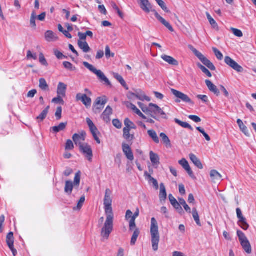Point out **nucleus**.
I'll use <instances>...</instances> for the list:
<instances>
[{"instance_id":"f257e3e1","label":"nucleus","mask_w":256,"mask_h":256,"mask_svg":"<svg viewBox=\"0 0 256 256\" xmlns=\"http://www.w3.org/2000/svg\"><path fill=\"white\" fill-rule=\"evenodd\" d=\"M140 6L144 12L147 14H148L150 12H154L156 18L170 32H174V28L170 24L162 18L155 10L152 9V6L148 0H140Z\"/></svg>"},{"instance_id":"f03ea898","label":"nucleus","mask_w":256,"mask_h":256,"mask_svg":"<svg viewBox=\"0 0 256 256\" xmlns=\"http://www.w3.org/2000/svg\"><path fill=\"white\" fill-rule=\"evenodd\" d=\"M150 234L152 249L154 251H156L158 248L160 236L158 222L154 218H151Z\"/></svg>"},{"instance_id":"7ed1b4c3","label":"nucleus","mask_w":256,"mask_h":256,"mask_svg":"<svg viewBox=\"0 0 256 256\" xmlns=\"http://www.w3.org/2000/svg\"><path fill=\"white\" fill-rule=\"evenodd\" d=\"M106 218L102 228L100 234L104 239L108 240L114 228V214H106Z\"/></svg>"},{"instance_id":"20e7f679","label":"nucleus","mask_w":256,"mask_h":256,"mask_svg":"<svg viewBox=\"0 0 256 256\" xmlns=\"http://www.w3.org/2000/svg\"><path fill=\"white\" fill-rule=\"evenodd\" d=\"M188 48L194 52L196 56L200 60V62L209 69L212 70H216V67L214 64L204 56L201 52H198L192 46L189 45Z\"/></svg>"},{"instance_id":"39448f33","label":"nucleus","mask_w":256,"mask_h":256,"mask_svg":"<svg viewBox=\"0 0 256 256\" xmlns=\"http://www.w3.org/2000/svg\"><path fill=\"white\" fill-rule=\"evenodd\" d=\"M236 233L243 250L248 254H250L252 252V246L245 234L240 230H237Z\"/></svg>"},{"instance_id":"423d86ee","label":"nucleus","mask_w":256,"mask_h":256,"mask_svg":"<svg viewBox=\"0 0 256 256\" xmlns=\"http://www.w3.org/2000/svg\"><path fill=\"white\" fill-rule=\"evenodd\" d=\"M104 204L106 214H114L112 206V191L109 188H106L105 191V195L104 200Z\"/></svg>"},{"instance_id":"0eeeda50","label":"nucleus","mask_w":256,"mask_h":256,"mask_svg":"<svg viewBox=\"0 0 256 256\" xmlns=\"http://www.w3.org/2000/svg\"><path fill=\"white\" fill-rule=\"evenodd\" d=\"M83 64L90 71L96 74L101 82H105V83L108 86L110 85V82L100 70H96L92 65L88 62H84Z\"/></svg>"},{"instance_id":"6e6552de","label":"nucleus","mask_w":256,"mask_h":256,"mask_svg":"<svg viewBox=\"0 0 256 256\" xmlns=\"http://www.w3.org/2000/svg\"><path fill=\"white\" fill-rule=\"evenodd\" d=\"M171 92L176 98L175 100L176 102H180L182 101L186 103L194 104L191 99L186 94L174 89H171Z\"/></svg>"},{"instance_id":"1a4fd4ad","label":"nucleus","mask_w":256,"mask_h":256,"mask_svg":"<svg viewBox=\"0 0 256 256\" xmlns=\"http://www.w3.org/2000/svg\"><path fill=\"white\" fill-rule=\"evenodd\" d=\"M149 106H150V110L148 114H150L152 118L156 119L154 114H160L162 116V118L164 119L167 118L166 113L158 105L150 103Z\"/></svg>"},{"instance_id":"9d476101","label":"nucleus","mask_w":256,"mask_h":256,"mask_svg":"<svg viewBox=\"0 0 256 256\" xmlns=\"http://www.w3.org/2000/svg\"><path fill=\"white\" fill-rule=\"evenodd\" d=\"M80 151L84 155L85 158L89 161L92 162L93 157L92 150L91 146L88 144L80 145L79 147Z\"/></svg>"},{"instance_id":"9b49d317","label":"nucleus","mask_w":256,"mask_h":256,"mask_svg":"<svg viewBox=\"0 0 256 256\" xmlns=\"http://www.w3.org/2000/svg\"><path fill=\"white\" fill-rule=\"evenodd\" d=\"M237 217L238 218V224L244 230H247L250 226L246 222V218L243 216L242 212L240 208L236 210Z\"/></svg>"},{"instance_id":"f8f14e48","label":"nucleus","mask_w":256,"mask_h":256,"mask_svg":"<svg viewBox=\"0 0 256 256\" xmlns=\"http://www.w3.org/2000/svg\"><path fill=\"white\" fill-rule=\"evenodd\" d=\"M107 102V99L105 96L98 98L94 103V110L95 113H100Z\"/></svg>"},{"instance_id":"ddd939ff","label":"nucleus","mask_w":256,"mask_h":256,"mask_svg":"<svg viewBox=\"0 0 256 256\" xmlns=\"http://www.w3.org/2000/svg\"><path fill=\"white\" fill-rule=\"evenodd\" d=\"M86 133L84 131H82L78 134H75L72 136V140L76 146L80 147V145L84 144L83 142L86 139Z\"/></svg>"},{"instance_id":"4468645a","label":"nucleus","mask_w":256,"mask_h":256,"mask_svg":"<svg viewBox=\"0 0 256 256\" xmlns=\"http://www.w3.org/2000/svg\"><path fill=\"white\" fill-rule=\"evenodd\" d=\"M225 62L234 70L238 72H242L244 71L242 66L239 65L236 62L231 58L230 56H226L224 58Z\"/></svg>"},{"instance_id":"2eb2a0df","label":"nucleus","mask_w":256,"mask_h":256,"mask_svg":"<svg viewBox=\"0 0 256 256\" xmlns=\"http://www.w3.org/2000/svg\"><path fill=\"white\" fill-rule=\"evenodd\" d=\"M76 100L78 101L80 100L86 108L91 106L92 100L86 94H78L76 96Z\"/></svg>"},{"instance_id":"dca6fc26","label":"nucleus","mask_w":256,"mask_h":256,"mask_svg":"<svg viewBox=\"0 0 256 256\" xmlns=\"http://www.w3.org/2000/svg\"><path fill=\"white\" fill-rule=\"evenodd\" d=\"M14 234L12 232H9L6 236V243L12 250L14 256H16L17 254L16 250L14 248Z\"/></svg>"},{"instance_id":"f3484780","label":"nucleus","mask_w":256,"mask_h":256,"mask_svg":"<svg viewBox=\"0 0 256 256\" xmlns=\"http://www.w3.org/2000/svg\"><path fill=\"white\" fill-rule=\"evenodd\" d=\"M122 148L126 158L130 160H133L134 156L130 146L128 144L123 143L122 144Z\"/></svg>"},{"instance_id":"a211bd4d","label":"nucleus","mask_w":256,"mask_h":256,"mask_svg":"<svg viewBox=\"0 0 256 256\" xmlns=\"http://www.w3.org/2000/svg\"><path fill=\"white\" fill-rule=\"evenodd\" d=\"M178 163L187 172L188 175L192 178H196L188 161L185 158H182L181 160H179Z\"/></svg>"},{"instance_id":"6ab92c4d","label":"nucleus","mask_w":256,"mask_h":256,"mask_svg":"<svg viewBox=\"0 0 256 256\" xmlns=\"http://www.w3.org/2000/svg\"><path fill=\"white\" fill-rule=\"evenodd\" d=\"M131 94L136 97V98L142 100H146L148 102L150 101V98L146 96L145 93L140 90H136L134 93H132Z\"/></svg>"},{"instance_id":"aec40b11","label":"nucleus","mask_w":256,"mask_h":256,"mask_svg":"<svg viewBox=\"0 0 256 256\" xmlns=\"http://www.w3.org/2000/svg\"><path fill=\"white\" fill-rule=\"evenodd\" d=\"M112 114V109L110 106H108L102 115V118L106 123L110 121V116Z\"/></svg>"},{"instance_id":"412c9836","label":"nucleus","mask_w":256,"mask_h":256,"mask_svg":"<svg viewBox=\"0 0 256 256\" xmlns=\"http://www.w3.org/2000/svg\"><path fill=\"white\" fill-rule=\"evenodd\" d=\"M206 84L208 86V90L214 93L217 96L220 95V91L217 87L208 80H206Z\"/></svg>"},{"instance_id":"4be33fe9","label":"nucleus","mask_w":256,"mask_h":256,"mask_svg":"<svg viewBox=\"0 0 256 256\" xmlns=\"http://www.w3.org/2000/svg\"><path fill=\"white\" fill-rule=\"evenodd\" d=\"M210 176L214 182H218L222 180L221 174L216 170H212L210 172Z\"/></svg>"},{"instance_id":"5701e85b","label":"nucleus","mask_w":256,"mask_h":256,"mask_svg":"<svg viewBox=\"0 0 256 256\" xmlns=\"http://www.w3.org/2000/svg\"><path fill=\"white\" fill-rule=\"evenodd\" d=\"M189 157L194 164L200 169L203 168V166L200 160L193 154H190Z\"/></svg>"},{"instance_id":"b1692460","label":"nucleus","mask_w":256,"mask_h":256,"mask_svg":"<svg viewBox=\"0 0 256 256\" xmlns=\"http://www.w3.org/2000/svg\"><path fill=\"white\" fill-rule=\"evenodd\" d=\"M162 58L164 60L170 64L174 66L178 65V61L170 56L164 54L162 56Z\"/></svg>"},{"instance_id":"393cba45","label":"nucleus","mask_w":256,"mask_h":256,"mask_svg":"<svg viewBox=\"0 0 256 256\" xmlns=\"http://www.w3.org/2000/svg\"><path fill=\"white\" fill-rule=\"evenodd\" d=\"M78 44L79 48L84 52H89L91 49L89 46L88 44L86 41H82L80 40H78Z\"/></svg>"},{"instance_id":"a878e982","label":"nucleus","mask_w":256,"mask_h":256,"mask_svg":"<svg viewBox=\"0 0 256 256\" xmlns=\"http://www.w3.org/2000/svg\"><path fill=\"white\" fill-rule=\"evenodd\" d=\"M68 124V122H61L58 126H54L50 128V131L54 133H58L60 131L64 130L66 126Z\"/></svg>"},{"instance_id":"bb28decb","label":"nucleus","mask_w":256,"mask_h":256,"mask_svg":"<svg viewBox=\"0 0 256 256\" xmlns=\"http://www.w3.org/2000/svg\"><path fill=\"white\" fill-rule=\"evenodd\" d=\"M160 202L164 201L167 196L165 186L163 183L160 184Z\"/></svg>"},{"instance_id":"cd10ccee","label":"nucleus","mask_w":256,"mask_h":256,"mask_svg":"<svg viewBox=\"0 0 256 256\" xmlns=\"http://www.w3.org/2000/svg\"><path fill=\"white\" fill-rule=\"evenodd\" d=\"M66 89V85L62 82H60L58 84L57 93L59 96H64Z\"/></svg>"},{"instance_id":"c85d7f7f","label":"nucleus","mask_w":256,"mask_h":256,"mask_svg":"<svg viewBox=\"0 0 256 256\" xmlns=\"http://www.w3.org/2000/svg\"><path fill=\"white\" fill-rule=\"evenodd\" d=\"M45 38L48 42H52L58 39V36L51 30H48L45 34Z\"/></svg>"},{"instance_id":"c756f323","label":"nucleus","mask_w":256,"mask_h":256,"mask_svg":"<svg viewBox=\"0 0 256 256\" xmlns=\"http://www.w3.org/2000/svg\"><path fill=\"white\" fill-rule=\"evenodd\" d=\"M130 130L128 128H124L123 129V137L128 141H131L134 138V134H130Z\"/></svg>"},{"instance_id":"7c9ffc66","label":"nucleus","mask_w":256,"mask_h":256,"mask_svg":"<svg viewBox=\"0 0 256 256\" xmlns=\"http://www.w3.org/2000/svg\"><path fill=\"white\" fill-rule=\"evenodd\" d=\"M150 156L152 163L154 166L159 164L160 158L154 152L152 151H150Z\"/></svg>"},{"instance_id":"2f4dec72","label":"nucleus","mask_w":256,"mask_h":256,"mask_svg":"<svg viewBox=\"0 0 256 256\" xmlns=\"http://www.w3.org/2000/svg\"><path fill=\"white\" fill-rule=\"evenodd\" d=\"M144 176H146L149 182L152 183L154 186L156 190H158V184L157 180L152 177L150 174H148L146 172H144Z\"/></svg>"},{"instance_id":"473e14b6","label":"nucleus","mask_w":256,"mask_h":256,"mask_svg":"<svg viewBox=\"0 0 256 256\" xmlns=\"http://www.w3.org/2000/svg\"><path fill=\"white\" fill-rule=\"evenodd\" d=\"M74 186V184L72 181H66L64 187V192L68 194H70L72 192Z\"/></svg>"},{"instance_id":"72a5a7b5","label":"nucleus","mask_w":256,"mask_h":256,"mask_svg":"<svg viewBox=\"0 0 256 256\" xmlns=\"http://www.w3.org/2000/svg\"><path fill=\"white\" fill-rule=\"evenodd\" d=\"M237 123L241 131L246 136H249L248 130L247 127L244 124L242 121L238 119L237 120Z\"/></svg>"},{"instance_id":"f704fd0d","label":"nucleus","mask_w":256,"mask_h":256,"mask_svg":"<svg viewBox=\"0 0 256 256\" xmlns=\"http://www.w3.org/2000/svg\"><path fill=\"white\" fill-rule=\"evenodd\" d=\"M50 106H48L44 110H42L40 114L36 117V120L38 122L43 121L46 118Z\"/></svg>"},{"instance_id":"c9c22d12","label":"nucleus","mask_w":256,"mask_h":256,"mask_svg":"<svg viewBox=\"0 0 256 256\" xmlns=\"http://www.w3.org/2000/svg\"><path fill=\"white\" fill-rule=\"evenodd\" d=\"M148 136L152 139L154 142L156 144H158L160 140L158 137L154 130H148Z\"/></svg>"},{"instance_id":"e433bc0d","label":"nucleus","mask_w":256,"mask_h":256,"mask_svg":"<svg viewBox=\"0 0 256 256\" xmlns=\"http://www.w3.org/2000/svg\"><path fill=\"white\" fill-rule=\"evenodd\" d=\"M39 82V86L42 90L48 91L49 90L48 86L45 79L40 78Z\"/></svg>"},{"instance_id":"4c0bfd02","label":"nucleus","mask_w":256,"mask_h":256,"mask_svg":"<svg viewBox=\"0 0 256 256\" xmlns=\"http://www.w3.org/2000/svg\"><path fill=\"white\" fill-rule=\"evenodd\" d=\"M90 129L94 140L98 144H100V140L97 136V134L98 133V132L96 127L94 126H92V128H90Z\"/></svg>"},{"instance_id":"58836bf2","label":"nucleus","mask_w":256,"mask_h":256,"mask_svg":"<svg viewBox=\"0 0 256 256\" xmlns=\"http://www.w3.org/2000/svg\"><path fill=\"white\" fill-rule=\"evenodd\" d=\"M175 122L179 124L180 126H181L182 128H188L190 130H193V128L192 126L189 124L188 123L186 122H183L180 120L178 118H175L174 120Z\"/></svg>"},{"instance_id":"ea45409f","label":"nucleus","mask_w":256,"mask_h":256,"mask_svg":"<svg viewBox=\"0 0 256 256\" xmlns=\"http://www.w3.org/2000/svg\"><path fill=\"white\" fill-rule=\"evenodd\" d=\"M192 216L194 218V221L196 222V224L199 226H201L202 224H201V223L200 222L199 215H198V212L196 208H194L192 209Z\"/></svg>"},{"instance_id":"a19ab883","label":"nucleus","mask_w":256,"mask_h":256,"mask_svg":"<svg viewBox=\"0 0 256 256\" xmlns=\"http://www.w3.org/2000/svg\"><path fill=\"white\" fill-rule=\"evenodd\" d=\"M206 15L212 26L215 29H218V25L217 23L215 20L211 16L210 14L207 12H206Z\"/></svg>"},{"instance_id":"79ce46f5","label":"nucleus","mask_w":256,"mask_h":256,"mask_svg":"<svg viewBox=\"0 0 256 256\" xmlns=\"http://www.w3.org/2000/svg\"><path fill=\"white\" fill-rule=\"evenodd\" d=\"M130 108L140 117L143 119H146V116L136 108V106L132 104H130Z\"/></svg>"},{"instance_id":"37998d69","label":"nucleus","mask_w":256,"mask_h":256,"mask_svg":"<svg viewBox=\"0 0 256 256\" xmlns=\"http://www.w3.org/2000/svg\"><path fill=\"white\" fill-rule=\"evenodd\" d=\"M160 137L162 138V142L167 146H170V141L168 136L163 132L160 134Z\"/></svg>"},{"instance_id":"c03bdc74","label":"nucleus","mask_w":256,"mask_h":256,"mask_svg":"<svg viewBox=\"0 0 256 256\" xmlns=\"http://www.w3.org/2000/svg\"><path fill=\"white\" fill-rule=\"evenodd\" d=\"M140 234V230L138 228H136L134 232V234L132 236L130 244L132 245H134L136 244V240Z\"/></svg>"},{"instance_id":"a18cd8bd","label":"nucleus","mask_w":256,"mask_h":256,"mask_svg":"<svg viewBox=\"0 0 256 256\" xmlns=\"http://www.w3.org/2000/svg\"><path fill=\"white\" fill-rule=\"evenodd\" d=\"M198 66L201 70L206 74L208 77H212V75L211 72L204 66H202L201 64L198 63L197 64Z\"/></svg>"},{"instance_id":"49530a36","label":"nucleus","mask_w":256,"mask_h":256,"mask_svg":"<svg viewBox=\"0 0 256 256\" xmlns=\"http://www.w3.org/2000/svg\"><path fill=\"white\" fill-rule=\"evenodd\" d=\"M114 77L120 83V84L124 88H126L127 90L128 89V88H126L127 85L126 84L125 80H124V78L121 76L119 75L118 74H114Z\"/></svg>"},{"instance_id":"de8ad7c7","label":"nucleus","mask_w":256,"mask_h":256,"mask_svg":"<svg viewBox=\"0 0 256 256\" xmlns=\"http://www.w3.org/2000/svg\"><path fill=\"white\" fill-rule=\"evenodd\" d=\"M124 124L126 126L125 128H128L130 130L136 129V127L134 124L128 118H126L124 120Z\"/></svg>"},{"instance_id":"09e8293b","label":"nucleus","mask_w":256,"mask_h":256,"mask_svg":"<svg viewBox=\"0 0 256 256\" xmlns=\"http://www.w3.org/2000/svg\"><path fill=\"white\" fill-rule=\"evenodd\" d=\"M85 202V196H82L78 202L77 206L74 208V210H80L82 208L84 202Z\"/></svg>"},{"instance_id":"8fccbe9b","label":"nucleus","mask_w":256,"mask_h":256,"mask_svg":"<svg viewBox=\"0 0 256 256\" xmlns=\"http://www.w3.org/2000/svg\"><path fill=\"white\" fill-rule=\"evenodd\" d=\"M80 172L79 171L76 172L75 174L74 178V186L75 187L78 186L80 184Z\"/></svg>"},{"instance_id":"3c124183","label":"nucleus","mask_w":256,"mask_h":256,"mask_svg":"<svg viewBox=\"0 0 256 256\" xmlns=\"http://www.w3.org/2000/svg\"><path fill=\"white\" fill-rule=\"evenodd\" d=\"M179 202L180 203V204L186 210V211L188 213H191V209L189 207V206L186 204V201L183 198H180Z\"/></svg>"},{"instance_id":"603ef678","label":"nucleus","mask_w":256,"mask_h":256,"mask_svg":"<svg viewBox=\"0 0 256 256\" xmlns=\"http://www.w3.org/2000/svg\"><path fill=\"white\" fill-rule=\"evenodd\" d=\"M63 65L66 68L70 71H75L76 70V68L70 62H63Z\"/></svg>"},{"instance_id":"864d4df0","label":"nucleus","mask_w":256,"mask_h":256,"mask_svg":"<svg viewBox=\"0 0 256 256\" xmlns=\"http://www.w3.org/2000/svg\"><path fill=\"white\" fill-rule=\"evenodd\" d=\"M157 4L159 5V6L162 8V9L164 10L165 12H169L170 10L166 7V4L162 0H155Z\"/></svg>"},{"instance_id":"5fc2aeb1","label":"nucleus","mask_w":256,"mask_h":256,"mask_svg":"<svg viewBox=\"0 0 256 256\" xmlns=\"http://www.w3.org/2000/svg\"><path fill=\"white\" fill-rule=\"evenodd\" d=\"M36 13L34 11L32 12L31 14L30 24L32 27L34 28H36Z\"/></svg>"},{"instance_id":"6e6d98bb","label":"nucleus","mask_w":256,"mask_h":256,"mask_svg":"<svg viewBox=\"0 0 256 256\" xmlns=\"http://www.w3.org/2000/svg\"><path fill=\"white\" fill-rule=\"evenodd\" d=\"M39 61L42 65L46 66H48V63L42 52H40L39 54Z\"/></svg>"},{"instance_id":"4d7b16f0","label":"nucleus","mask_w":256,"mask_h":256,"mask_svg":"<svg viewBox=\"0 0 256 256\" xmlns=\"http://www.w3.org/2000/svg\"><path fill=\"white\" fill-rule=\"evenodd\" d=\"M138 105L139 106L140 108L142 109V110L145 112L146 114H150V106H149L148 108H147L144 106V104L140 102H138Z\"/></svg>"},{"instance_id":"13d9d810","label":"nucleus","mask_w":256,"mask_h":256,"mask_svg":"<svg viewBox=\"0 0 256 256\" xmlns=\"http://www.w3.org/2000/svg\"><path fill=\"white\" fill-rule=\"evenodd\" d=\"M196 128L198 131H199L203 134L205 138L207 141L209 142L210 140V136L205 132L203 128L200 127H197Z\"/></svg>"},{"instance_id":"bf43d9fd","label":"nucleus","mask_w":256,"mask_h":256,"mask_svg":"<svg viewBox=\"0 0 256 256\" xmlns=\"http://www.w3.org/2000/svg\"><path fill=\"white\" fill-rule=\"evenodd\" d=\"M212 50L218 60H222V59L223 54L216 48H212Z\"/></svg>"},{"instance_id":"052dcab7","label":"nucleus","mask_w":256,"mask_h":256,"mask_svg":"<svg viewBox=\"0 0 256 256\" xmlns=\"http://www.w3.org/2000/svg\"><path fill=\"white\" fill-rule=\"evenodd\" d=\"M62 108L61 106H58L57 108L55 116L56 120H60L62 118Z\"/></svg>"},{"instance_id":"680f3d73","label":"nucleus","mask_w":256,"mask_h":256,"mask_svg":"<svg viewBox=\"0 0 256 256\" xmlns=\"http://www.w3.org/2000/svg\"><path fill=\"white\" fill-rule=\"evenodd\" d=\"M231 30L232 31V33L238 37L240 38L243 36L242 32L240 30L232 28Z\"/></svg>"},{"instance_id":"e2e57ef3","label":"nucleus","mask_w":256,"mask_h":256,"mask_svg":"<svg viewBox=\"0 0 256 256\" xmlns=\"http://www.w3.org/2000/svg\"><path fill=\"white\" fill-rule=\"evenodd\" d=\"M74 148V146L72 142L70 140H68L66 142V149L72 150Z\"/></svg>"},{"instance_id":"0e129e2a","label":"nucleus","mask_w":256,"mask_h":256,"mask_svg":"<svg viewBox=\"0 0 256 256\" xmlns=\"http://www.w3.org/2000/svg\"><path fill=\"white\" fill-rule=\"evenodd\" d=\"M112 124L116 128L118 129L121 128L122 127V124L118 119L113 120Z\"/></svg>"},{"instance_id":"69168bd1","label":"nucleus","mask_w":256,"mask_h":256,"mask_svg":"<svg viewBox=\"0 0 256 256\" xmlns=\"http://www.w3.org/2000/svg\"><path fill=\"white\" fill-rule=\"evenodd\" d=\"M61 96H61L58 95L56 98H55L52 99V102H54V103H56V104H60L61 103V104H63L64 102Z\"/></svg>"},{"instance_id":"338daca9","label":"nucleus","mask_w":256,"mask_h":256,"mask_svg":"<svg viewBox=\"0 0 256 256\" xmlns=\"http://www.w3.org/2000/svg\"><path fill=\"white\" fill-rule=\"evenodd\" d=\"M54 54L58 59H62L63 58H66V56L57 50H54Z\"/></svg>"},{"instance_id":"774afa93","label":"nucleus","mask_w":256,"mask_h":256,"mask_svg":"<svg viewBox=\"0 0 256 256\" xmlns=\"http://www.w3.org/2000/svg\"><path fill=\"white\" fill-rule=\"evenodd\" d=\"M188 118L196 122H201V119L196 116L190 115Z\"/></svg>"}]
</instances>
